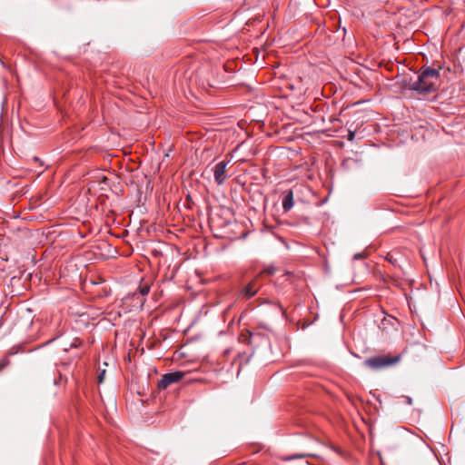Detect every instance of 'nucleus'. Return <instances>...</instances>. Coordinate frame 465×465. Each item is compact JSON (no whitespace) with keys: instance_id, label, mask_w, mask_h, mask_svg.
I'll use <instances>...</instances> for the list:
<instances>
[{"instance_id":"obj_8","label":"nucleus","mask_w":465,"mask_h":465,"mask_svg":"<svg viewBox=\"0 0 465 465\" xmlns=\"http://www.w3.org/2000/svg\"><path fill=\"white\" fill-rule=\"evenodd\" d=\"M140 292L142 295H146L149 292V286L144 285V286L141 287Z\"/></svg>"},{"instance_id":"obj_12","label":"nucleus","mask_w":465,"mask_h":465,"mask_svg":"<svg viewBox=\"0 0 465 465\" xmlns=\"http://www.w3.org/2000/svg\"><path fill=\"white\" fill-rule=\"evenodd\" d=\"M404 398L406 399V401H407L408 404L411 405L412 403L411 398H410V397H404Z\"/></svg>"},{"instance_id":"obj_5","label":"nucleus","mask_w":465,"mask_h":465,"mask_svg":"<svg viewBox=\"0 0 465 465\" xmlns=\"http://www.w3.org/2000/svg\"><path fill=\"white\" fill-rule=\"evenodd\" d=\"M260 288V285L258 284L257 281L256 280H253L251 282H249L243 289H242V293L246 297V298H252V296H254L258 290Z\"/></svg>"},{"instance_id":"obj_7","label":"nucleus","mask_w":465,"mask_h":465,"mask_svg":"<svg viewBox=\"0 0 465 465\" xmlns=\"http://www.w3.org/2000/svg\"><path fill=\"white\" fill-rule=\"evenodd\" d=\"M8 364H9V360L7 358L2 359L0 361V371H2V370L4 368H5Z\"/></svg>"},{"instance_id":"obj_2","label":"nucleus","mask_w":465,"mask_h":465,"mask_svg":"<svg viewBox=\"0 0 465 465\" xmlns=\"http://www.w3.org/2000/svg\"><path fill=\"white\" fill-rule=\"evenodd\" d=\"M400 355H379L365 360L364 365L372 370H380L396 364L400 361Z\"/></svg>"},{"instance_id":"obj_9","label":"nucleus","mask_w":465,"mask_h":465,"mask_svg":"<svg viewBox=\"0 0 465 465\" xmlns=\"http://www.w3.org/2000/svg\"><path fill=\"white\" fill-rule=\"evenodd\" d=\"M386 259L392 264H396L397 260L393 257L392 254L388 253Z\"/></svg>"},{"instance_id":"obj_1","label":"nucleus","mask_w":465,"mask_h":465,"mask_svg":"<svg viewBox=\"0 0 465 465\" xmlns=\"http://www.w3.org/2000/svg\"><path fill=\"white\" fill-rule=\"evenodd\" d=\"M440 84L439 71L433 68H425L418 75L417 80L410 84V88L420 94H429L436 91L440 87Z\"/></svg>"},{"instance_id":"obj_11","label":"nucleus","mask_w":465,"mask_h":465,"mask_svg":"<svg viewBox=\"0 0 465 465\" xmlns=\"http://www.w3.org/2000/svg\"><path fill=\"white\" fill-rule=\"evenodd\" d=\"M354 137H355L354 132L350 131L348 134V140L352 141L354 139Z\"/></svg>"},{"instance_id":"obj_4","label":"nucleus","mask_w":465,"mask_h":465,"mask_svg":"<svg viewBox=\"0 0 465 465\" xmlns=\"http://www.w3.org/2000/svg\"><path fill=\"white\" fill-rule=\"evenodd\" d=\"M228 163L229 161H221L218 163H216L213 168L214 180L219 185L223 184L226 180L225 172Z\"/></svg>"},{"instance_id":"obj_6","label":"nucleus","mask_w":465,"mask_h":465,"mask_svg":"<svg viewBox=\"0 0 465 465\" xmlns=\"http://www.w3.org/2000/svg\"><path fill=\"white\" fill-rule=\"evenodd\" d=\"M293 206V193L287 191L282 199V208L285 212L290 211Z\"/></svg>"},{"instance_id":"obj_3","label":"nucleus","mask_w":465,"mask_h":465,"mask_svg":"<svg viewBox=\"0 0 465 465\" xmlns=\"http://www.w3.org/2000/svg\"><path fill=\"white\" fill-rule=\"evenodd\" d=\"M183 376H184V373L180 371L166 373V374L163 375L161 380L158 381V388L160 390H164L169 385L181 381L183 378Z\"/></svg>"},{"instance_id":"obj_10","label":"nucleus","mask_w":465,"mask_h":465,"mask_svg":"<svg viewBox=\"0 0 465 465\" xmlns=\"http://www.w3.org/2000/svg\"><path fill=\"white\" fill-rule=\"evenodd\" d=\"M104 374H105V371H101V373L99 374V376H98V382L99 383L103 382L104 378Z\"/></svg>"},{"instance_id":"obj_13","label":"nucleus","mask_w":465,"mask_h":465,"mask_svg":"<svg viewBox=\"0 0 465 465\" xmlns=\"http://www.w3.org/2000/svg\"><path fill=\"white\" fill-rule=\"evenodd\" d=\"M266 272L268 273H270V274H272L274 272V270L273 269H268Z\"/></svg>"}]
</instances>
